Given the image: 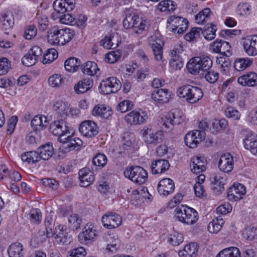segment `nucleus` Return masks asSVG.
Returning a JSON list of instances; mask_svg holds the SVG:
<instances>
[{"label": "nucleus", "instance_id": "5701e85b", "mask_svg": "<svg viewBox=\"0 0 257 257\" xmlns=\"http://www.w3.org/2000/svg\"><path fill=\"white\" fill-rule=\"evenodd\" d=\"M246 193L245 187L241 184H234L228 189L227 197L230 201H236L242 198Z\"/></svg>", "mask_w": 257, "mask_h": 257}, {"label": "nucleus", "instance_id": "39448f33", "mask_svg": "<svg viewBox=\"0 0 257 257\" xmlns=\"http://www.w3.org/2000/svg\"><path fill=\"white\" fill-rule=\"evenodd\" d=\"M123 174L126 178L140 185L145 183L148 177L147 172L143 168L138 166L127 167L124 170Z\"/></svg>", "mask_w": 257, "mask_h": 257}, {"label": "nucleus", "instance_id": "052dcab7", "mask_svg": "<svg viewBox=\"0 0 257 257\" xmlns=\"http://www.w3.org/2000/svg\"><path fill=\"white\" fill-rule=\"evenodd\" d=\"M30 220L34 224H39L42 220V213L39 209H33L30 212Z\"/></svg>", "mask_w": 257, "mask_h": 257}, {"label": "nucleus", "instance_id": "1a4fd4ad", "mask_svg": "<svg viewBox=\"0 0 257 257\" xmlns=\"http://www.w3.org/2000/svg\"><path fill=\"white\" fill-rule=\"evenodd\" d=\"M184 120L182 116H178L175 112H169L163 116L159 120V125L163 130H172L174 125L180 124Z\"/></svg>", "mask_w": 257, "mask_h": 257}, {"label": "nucleus", "instance_id": "ea45409f", "mask_svg": "<svg viewBox=\"0 0 257 257\" xmlns=\"http://www.w3.org/2000/svg\"><path fill=\"white\" fill-rule=\"evenodd\" d=\"M31 124L36 131L42 130L47 125V118L43 115H36L32 120Z\"/></svg>", "mask_w": 257, "mask_h": 257}, {"label": "nucleus", "instance_id": "09e8293b", "mask_svg": "<svg viewBox=\"0 0 257 257\" xmlns=\"http://www.w3.org/2000/svg\"><path fill=\"white\" fill-rule=\"evenodd\" d=\"M81 223L82 219L77 214H72L68 217V226L72 230L79 228Z\"/></svg>", "mask_w": 257, "mask_h": 257}, {"label": "nucleus", "instance_id": "2f4dec72", "mask_svg": "<svg viewBox=\"0 0 257 257\" xmlns=\"http://www.w3.org/2000/svg\"><path fill=\"white\" fill-rule=\"evenodd\" d=\"M93 86L91 78H85L74 85V89L77 94L83 93L90 90Z\"/></svg>", "mask_w": 257, "mask_h": 257}, {"label": "nucleus", "instance_id": "13d9d810", "mask_svg": "<svg viewBox=\"0 0 257 257\" xmlns=\"http://www.w3.org/2000/svg\"><path fill=\"white\" fill-rule=\"evenodd\" d=\"M37 34V29L33 25L26 26L24 28V37L27 40H32Z\"/></svg>", "mask_w": 257, "mask_h": 257}, {"label": "nucleus", "instance_id": "69168bd1", "mask_svg": "<svg viewBox=\"0 0 257 257\" xmlns=\"http://www.w3.org/2000/svg\"><path fill=\"white\" fill-rule=\"evenodd\" d=\"M202 74L204 76L206 80L210 83H215L218 79V73L214 70L209 69L204 72Z\"/></svg>", "mask_w": 257, "mask_h": 257}, {"label": "nucleus", "instance_id": "0eeeda50", "mask_svg": "<svg viewBox=\"0 0 257 257\" xmlns=\"http://www.w3.org/2000/svg\"><path fill=\"white\" fill-rule=\"evenodd\" d=\"M121 87V83L117 78L109 77L101 81L99 89L101 94H109L117 92Z\"/></svg>", "mask_w": 257, "mask_h": 257}, {"label": "nucleus", "instance_id": "9b49d317", "mask_svg": "<svg viewBox=\"0 0 257 257\" xmlns=\"http://www.w3.org/2000/svg\"><path fill=\"white\" fill-rule=\"evenodd\" d=\"M101 221L105 227L114 228L121 224L122 217L116 212H107L102 217Z\"/></svg>", "mask_w": 257, "mask_h": 257}, {"label": "nucleus", "instance_id": "c756f323", "mask_svg": "<svg viewBox=\"0 0 257 257\" xmlns=\"http://www.w3.org/2000/svg\"><path fill=\"white\" fill-rule=\"evenodd\" d=\"M79 177L80 185L83 187L89 186L94 180L93 173L85 168H83L79 171Z\"/></svg>", "mask_w": 257, "mask_h": 257}, {"label": "nucleus", "instance_id": "393cba45", "mask_svg": "<svg viewBox=\"0 0 257 257\" xmlns=\"http://www.w3.org/2000/svg\"><path fill=\"white\" fill-rule=\"evenodd\" d=\"M234 166L233 157L230 154L222 155L219 159L218 167L224 173H229L232 171Z\"/></svg>", "mask_w": 257, "mask_h": 257}, {"label": "nucleus", "instance_id": "37998d69", "mask_svg": "<svg viewBox=\"0 0 257 257\" xmlns=\"http://www.w3.org/2000/svg\"><path fill=\"white\" fill-rule=\"evenodd\" d=\"M216 30V26L210 24L205 26L204 30L201 32L206 40L211 41L215 38Z\"/></svg>", "mask_w": 257, "mask_h": 257}, {"label": "nucleus", "instance_id": "e433bc0d", "mask_svg": "<svg viewBox=\"0 0 257 257\" xmlns=\"http://www.w3.org/2000/svg\"><path fill=\"white\" fill-rule=\"evenodd\" d=\"M153 42L152 44V48L153 49V53L155 58L157 61L162 60L163 57V46L164 45L163 42L156 37H152Z\"/></svg>", "mask_w": 257, "mask_h": 257}, {"label": "nucleus", "instance_id": "a19ab883", "mask_svg": "<svg viewBox=\"0 0 257 257\" xmlns=\"http://www.w3.org/2000/svg\"><path fill=\"white\" fill-rule=\"evenodd\" d=\"M81 69L84 74L90 76L96 75L99 70L96 63L93 61H87L82 66Z\"/></svg>", "mask_w": 257, "mask_h": 257}, {"label": "nucleus", "instance_id": "f3484780", "mask_svg": "<svg viewBox=\"0 0 257 257\" xmlns=\"http://www.w3.org/2000/svg\"><path fill=\"white\" fill-rule=\"evenodd\" d=\"M97 236L96 230L94 225L91 223L85 225L82 232L78 235L79 241L83 244H87L93 240Z\"/></svg>", "mask_w": 257, "mask_h": 257}, {"label": "nucleus", "instance_id": "7c9ffc66", "mask_svg": "<svg viewBox=\"0 0 257 257\" xmlns=\"http://www.w3.org/2000/svg\"><path fill=\"white\" fill-rule=\"evenodd\" d=\"M151 25L149 19L139 16L138 20L133 29V32L137 34H142L144 32H147Z\"/></svg>", "mask_w": 257, "mask_h": 257}, {"label": "nucleus", "instance_id": "cd10ccee", "mask_svg": "<svg viewBox=\"0 0 257 257\" xmlns=\"http://www.w3.org/2000/svg\"><path fill=\"white\" fill-rule=\"evenodd\" d=\"M55 238L56 241L62 244H68L71 241V238L68 234L66 228L64 226L58 225L55 228Z\"/></svg>", "mask_w": 257, "mask_h": 257}, {"label": "nucleus", "instance_id": "f257e3e1", "mask_svg": "<svg viewBox=\"0 0 257 257\" xmlns=\"http://www.w3.org/2000/svg\"><path fill=\"white\" fill-rule=\"evenodd\" d=\"M74 35V31L71 29H59L54 27L48 31L47 39L51 45L63 46L71 41Z\"/></svg>", "mask_w": 257, "mask_h": 257}, {"label": "nucleus", "instance_id": "a18cd8bd", "mask_svg": "<svg viewBox=\"0 0 257 257\" xmlns=\"http://www.w3.org/2000/svg\"><path fill=\"white\" fill-rule=\"evenodd\" d=\"M139 16L134 13L127 14L123 21V26L125 29H133Z\"/></svg>", "mask_w": 257, "mask_h": 257}, {"label": "nucleus", "instance_id": "2eb2a0df", "mask_svg": "<svg viewBox=\"0 0 257 257\" xmlns=\"http://www.w3.org/2000/svg\"><path fill=\"white\" fill-rule=\"evenodd\" d=\"M206 134L203 131L194 130L187 134L184 141L186 145L191 148H195L205 138Z\"/></svg>", "mask_w": 257, "mask_h": 257}, {"label": "nucleus", "instance_id": "49530a36", "mask_svg": "<svg viewBox=\"0 0 257 257\" xmlns=\"http://www.w3.org/2000/svg\"><path fill=\"white\" fill-rule=\"evenodd\" d=\"M39 157L37 152L30 151L22 154L21 159L23 161L29 164H35L40 161Z\"/></svg>", "mask_w": 257, "mask_h": 257}, {"label": "nucleus", "instance_id": "4c0bfd02", "mask_svg": "<svg viewBox=\"0 0 257 257\" xmlns=\"http://www.w3.org/2000/svg\"><path fill=\"white\" fill-rule=\"evenodd\" d=\"M198 245L196 243L191 242L186 244L183 250L179 251V256H184V257H192L196 255L198 251Z\"/></svg>", "mask_w": 257, "mask_h": 257}, {"label": "nucleus", "instance_id": "412c9836", "mask_svg": "<svg viewBox=\"0 0 257 257\" xmlns=\"http://www.w3.org/2000/svg\"><path fill=\"white\" fill-rule=\"evenodd\" d=\"M207 160L203 157L194 156L190 162L191 171L194 174H200L206 169Z\"/></svg>", "mask_w": 257, "mask_h": 257}, {"label": "nucleus", "instance_id": "f704fd0d", "mask_svg": "<svg viewBox=\"0 0 257 257\" xmlns=\"http://www.w3.org/2000/svg\"><path fill=\"white\" fill-rule=\"evenodd\" d=\"M0 22L3 30L6 31L11 30L15 24L13 15L9 12L2 14L0 17Z\"/></svg>", "mask_w": 257, "mask_h": 257}, {"label": "nucleus", "instance_id": "473e14b6", "mask_svg": "<svg viewBox=\"0 0 257 257\" xmlns=\"http://www.w3.org/2000/svg\"><path fill=\"white\" fill-rule=\"evenodd\" d=\"M170 165L168 161L164 159L156 160L152 163L151 171L153 174L162 173L169 169Z\"/></svg>", "mask_w": 257, "mask_h": 257}, {"label": "nucleus", "instance_id": "c03bdc74", "mask_svg": "<svg viewBox=\"0 0 257 257\" xmlns=\"http://www.w3.org/2000/svg\"><path fill=\"white\" fill-rule=\"evenodd\" d=\"M216 257H241V255L238 248L230 247L220 251Z\"/></svg>", "mask_w": 257, "mask_h": 257}, {"label": "nucleus", "instance_id": "0e129e2a", "mask_svg": "<svg viewBox=\"0 0 257 257\" xmlns=\"http://www.w3.org/2000/svg\"><path fill=\"white\" fill-rule=\"evenodd\" d=\"M202 29L200 28H193L189 32L184 36L185 40L191 42L199 37Z\"/></svg>", "mask_w": 257, "mask_h": 257}, {"label": "nucleus", "instance_id": "5fc2aeb1", "mask_svg": "<svg viewBox=\"0 0 257 257\" xmlns=\"http://www.w3.org/2000/svg\"><path fill=\"white\" fill-rule=\"evenodd\" d=\"M242 236L247 240H252L257 238V229L253 226H248L245 228Z\"/></svg>", "mask_w": 257, "mask_h": 257}, {"label": "nucleus", "instance_id": "6e6552de", "mask_svg": "<svg viewBox=\"0 0 257 257\" xmlns=\"http://www.w3.org/2000/svg\"><path fill=\"white\" fill-rule=\"evenodd\" d=\"M68 135L64 138L61 137L58 139V141L62 143V146L60 148V151L64 154L68 153L82 145V141L81 139L70 134Z\"/></svg>", "mask_w": 257, "mask_h": 257}, {"label": "nucleus", "instance_id": "4be33fe9", "mask_svg": "<svg viewBox=\"0 0 257 257\" xmlns=\"http://www.w3.org/2000/svg\"><path fill=\"white\" fill-rule=\"evenodd\" d=\"M74 0H55L53 3V7L57 13L63 14L74 9Z\"/></svg>", "mask_w": 257, "mask_h": 257}, {"label": "nucleus", "instance_id": "9d476101", "mask_svg": "<svg viewBox=\"0 0 257 257\" xmlns=\"http://www.w3.org/2000/svg\"><path fill=\"white\" fill-rule=\"evenodd\" d=\"M140 133L144 141L148 144H157L163 137V133L162 131H154L148 127H144Z\"/></svg>", "mask_w": 257, "mask_h": 257}, {"label": "nucleus", "instance_id": "ddd939ff", "mask_svg": "<svg viewBox=\"0 0 257 257\" xmlns=\"http://www.w3.org/2000/svg\"><path fill=\"white\" fill-rule=\"evenodd\" d=\"M50 131L54 135L60 138H64L70 134L67 123L64 120H57L53 122L50 126Z\"/></svg>", "mask_w": 257, "mask_h": 257}, {"label": "nucleus", "instance_id": "6e6d98bb", "mask_svg": "<svg viewBox=\"0 0 257 257\" xmlns=\"http://www.w3.org/2000/svg\"><path fill=\"white\" fill-rule=\"evenodd\" d=\"M107 162V158L103 153H97L92 159L93 164L98 167H104Z\"/></svg>", "mask_w": 257, "mask_h": 257}, {"label": "nucleus", "instance_id": "864d4df0", "mask_svg": "<svg viewBox=\"0 0 257 257\" xmlns=\"http://www.w3.org/2000/svg\"><path fill=\"white\" fill-rule=\"evenodd\" d=\"M223 224L224 221L222 218L213 219L209 223L208 230L211 233H217L222 228Z\"/></svg>", "mask_w": 257, "mask_h": 257}, {"label": "nucleus", "instance_id": "603ef678", "mask_svg": "<svg viewBox=\"0 0 257 257\" xmlns=\"http://www.w3.org/2000/svg\"><path fill=\"white\" fill-rule=\"evenodd\" d=\"M211 11L210 9L206 8L200 11L195 16V21L198 24H202L208 20L210 16Z\"/></svg>", "mask_w": 257, "mask_h": 257}, {"label": "nucleus", "instance_id": "bf43d9fd", "mask_svg": "<svg viewBox=\"0 0 257 257\" xmlns=\"http://www.w3.org/2000/svg\"><path fill=\"white\" fill-rule=\"evenodd\" d=\"M183 236L182 234L175 232L168 237V242L172 245L177 246L182 243Z\"/></svg>", "mask_w": 257, "mask_h": 257}, {"label": "nucleus", "instance_id": "b1692460", "mask_svg": "<svg viewBox=\"0 0 257 257\" xmlns=\"http://www.w3.org/2000/svg\"><path fill=\"white\" fill-rule=\"evenodd\" d=\"M175 189V184L172 180L165 178L161 180L157 187V190L160 195L167 196L172 193Z\"/></svg>", "mask_w": 257, "mask_h": 257}, {"label": "nucleus", "instance_id": "dca6fc26", "mask_svg": "<svg viewBox=\"0 0 257 257\" xmlns=\"http://www.w3.org/2000/svg\"><path fill=\"white\" fill-rule=\"evenodd\" d=\"M209 49L212 52L220 53L226 57H229L232 55L229 43L221 40L217 39L210 45Z\"/></svg>", "mask_w": 257, "mask_h": 257}, {"label": "nucleus", "instance_id": "423d86ee", "mask_svg": "<svg viewBox=\"0 0 257 257\" xmlns=\"http://www.w3.org/2000/svg\"><path fill=\"white\" fill-rule=\"evenodd\" d=\"M188 21L182 17L172 16L167 20V28L174 34H182L188 27Z\"/></svg>", "mask_w": 257, "mask_h": 257}, {"label": "nucleus", "instance_id": "a211bd4d", "mask_svg": "<svg viewBox=\"0 0 257 257\" xmlns=\"http://www.w3.org/2000/svg\"><path fill=\"white\" fill-rule=\"evenodd\" d=\"M183 46L181 44L177 45L172 50L171 59L170 60V66L174 70L180 69L183 66V61L180 54L183 51Z\"/></svg>", "mask_w": 257, "mask_h": 257}, {"label": "nucleus", "instance_id": "4d7b16f0", "mask_svg": "<svg viewBox=\"0 0 257 257\" xmlns=\"http://www.w3.org/2000/svg\"><path fill=\"white\" fill-rule=\"evenodd\" d=\"M236 13L241 16H246L251 13V6L247 3H240L236 8Z\"/></svg>", "mask_w": 257, "mask_h": 257}, {"label": "nucleus", "instance_id": "a878e982", "mask_svg": "<svg viewBox=\"0 0 257 257\" xmlns=\"http://www.w3.org/2000/svg\"><path fill=\"white\" fill-rule=\"evenodd\" d=\"M243 144L245 149L257 156V135L255 134L248 132L243 140Z\"/></svg>", "mask_w": 257, "mask_h": 257}, {"label": "nucleus", "instance_id": "72a5a7b5", "mask_svg": "<svg viewBox=\"0 0 257 257\" xmlns=\"http://www.w3.org/2000/svg\"><path fill=\"white\" fill-rule=\"evenodd\" d=\"M8 253L9 257H24V246L20 242L13 243L8 247Z\"/></svg>", "mask_w": 257, "mask_h": 257}, {"label": "nucleus", "instance_id": "c85d7f7f", "mask_svg": "<svg viewBox=\"0 0 257 257\" xmlns=\"http://www.w3.org/2000/svg\"><path fill=\"white\" fill-rule=\"evenodd\" d=\"M238 83L243 86L253 87L257 85V74L249 72L239 77Z\"/></svg>", "mask_w": 257, "mask_h": 257}, {"label": "nucleus", "instance_id": "de8ad7c7", "mask_svg": "<svg viewBox=\"0 0 257 257\" xmlns=\"http://www.w3.org/2000/svg\"><path fill=\"white\" fill-rule=\"evenodd\" d=\"M252 63V59L249 58H239L235 61L234 67L237 71H242L249 67Z\"/></svg>", "mask_w": 257, "mask_h": 257}, {"label": "nucleus", "instance_id": "3c124183", "mask_svg": "<svg viewBox=\"0 0 257 257\" xmlns=\"http://www.w3.org/2000/svg\"><path fill=\"white\" fill-rule=\"evenodd\" d=\"M53 108L61 116H64L67 115L69 111V106L62 101H58L54 104Z\"/></svg>", "mask_w": 257, "mask_h": 257}, {"label": "nucleus", "instance_id": "680f3d73", "mask_svg": "<svg viewBox=\"0 0 257 257\" xmlns=\"http://www.w3.org/2000/svg\"><path fill=\"white\" fill-rule=\"evenodd\" d=\"M58 57V52L55 49L48 50L44 55L42 62L43 64H49L53 61Z\"/></svg>", "mask_w": 257, "mask_h": 257}, {"label": "nucleus", "instance_id": "79ce46f5", "mask_svg": "<svg viewBox=\"0 0 257 257\" xmlns=\"http://www.w3.org/2000/svg\"><path fill=\"white\" fill-rule=\"evenodd\" d=\"M176 4L171 0H163L158 5V9L161 12H171L176 9Z\"/></svg>", "mask_w": 257, "mask_h": 257}, {"label": "nucleus", "instance_id": "58836bf2", "mask_svg": "<svg viewBox=\"0 0 257 257\" xmlns=\"http://www.w3.org/2000/svg\"><path fill=\"white\" fill-rule=\"evenodd\" d=\"M205 176L204 174H201L196 178V183L194 186V190L195 195L199 197H202L205 193V190L202 183L204 182Z\"/></svg>", "mask_w": 257, "mask_h": 257}, {"label": "nucleus", "instance_id": "f8f14e48", "mask_svg": "<svg viewBox=\"0 0 257 257\" xmlns=\"http://www.w3.org/2000/svg\"><path fill=\"white\" fill-rule=\"evenodd\" d=\"M148 119V115L146 111L141 112L133 110L125 115V121L130 125H139L145 123Z\"/></svg>", "mask_w": 257, "mask_h": 257}, {"label": "nucleus", "instance_id": "774afa93", "mask_svg": "<svg viewBox=\"0 0 257 257\" xmlns=\"http://www.w3.org/2000/svg\"><path fill=\"white\" fill-rule=\"evenodd\" d=\"M10 68V61L7 58H0V75L7 74Z\"/></svg>", "mask_w": 257, "mask_h": 257}, {"label": "nucleus", "instance_id": "7ed1b4c3", "mask_svg": "<svg viewBox=\"0 0 257 257\" xmlns=\"http://www.w3.org/2000/svg\"><path fill=\"white\" fill-rule=\"evenodd\" d=\"M212 65V61L209 57H195L189 61L187 68L190 73L196 75L200 71L204 73L209 70Z\"/></svg>", "mask_w": 257, "mask_h": 257}, {"label": "nucleus", "instance_id": "4468645a", "mask_svg": "<svg viewBox=\"0 0 257 257\" xmlns=\"http://www.w3.org/2000/svg\"><path fill=\"white\" fill-rule=\"evenodd\" d=\"M79 131L83 136L91 138L98 134V127L96 123L93 121L85 120L80 124Z\"/></svg>", "mask_w": 257, "mask_h": 257}, {"label": "nucleus", "instance_id": "20e7f679", "mask_svg": "<svg viewBox=\"0 0 257 257\" xmlns=\"http://www.w3.org/2000/svg\"><path fill=\"white\" fill-rule=\"evenodd\" d=\"M175 216L179 221L187 225L195 223L198 219L197 212L191 207L182 205L176 208Z\"/></svg>", "mask_w": 257, "mask_h": 257}, {"label": "nucleus", "instance_id": "e2e57ef3", "mask_svg": "<svg viewBox=\"0 0 257 257\" xmlns=\"http://www.w3.org/2000/svg\"><path fill=\"white\" fill-rule=\"evenodd\" d=\"M121 56V53L119 51H112L108 53L105 57L106 62L112 64L117 61Z\"/></svg>", "mask_w": 257, "mask_h": 257}, {"label": "nucleus", "instance_id": "aec40b11", "mask_svg": "<svg viewBox=\"0 0 257 257\" xmlns=\"http://www.w3.org/2000/svg\"><path fill=\"white\" fill-rule=\"evenodd\" d=\"M242 45L244 51L248 56L257 55V35L249 36L244 38Z\"/></svg>", "mask_w": 257, "mask_h": 257}, {"label": "nucleus", "instance_id": "f03ea898", "mask_svg": "<svg viewBox=\"0 0 257 257\" xmlns=\"http://www.w3.org/2000/svg\"><path fill=\"white\" fill-rule=\"evenodd\" d=\"M177 94L190 103L197 102L203 95L201 88L190 85H185L178 88Z\"/></svg>", "mask_w": 257, "mask_h": 257}, {"label": "nucleus", "instance_id": "338daca9", "mask_svg": "<svg viewBox=\"0 0 257 257\" xmlns=\"http://www.w3.org/2000/svg\"><path fill=\"white\" fill-rule=\"evenodd\" d=\"M63 78L61 75L55 74L48 79L49 84L53 87H59L63 82Z\"/></svg>", "mask_w": 257, "mask_h": 257}, {"label": "nucleus", "instance_id": "bb28decb", "mask_svg": "<svg viewBox=\"0 0 257 257\" xmlns=\"http://www.w3.org/2000/svg\"><path fill=\"white\" fill-rule=\"evenodd\" d=\"M171 93L168 89L154 90L151 94L152 98L156 102L163 104L167 103L171 98Z\"/></svg>", "mask_w": 257, "mask_h": 257}, {"label": "nucleus", "instance_id": "6ab92c4d", "mask_svg": "<svg viewBox=\"0 0 257 257\" xmlns=\"http://www.w3.org/2000/svg\"><path fill=\"white\" fill-rule=\"evenodd\" d=\"M227 180L226 175L223 173L213 174L210 178L211 187L214 192H221Z\"/></svg>", "mask_w": 257, "mask_h": 257}, {"label": "nucleus", "instance_id": "c9c22d12", "mask_svg": "<svg viewBox=\"0 0 257 257\" xmlns=\"http://www.w3.org/2000/svg\"><path fill=\"white\" fill-rule=\"evenodd\" d=\"M39 158L44 160H49L54 154V149L51 143H48L40 147L38 149Z\"/></svg>", "mask_w": 257, "mask_h": 257}, {"label": "nucleus", "instance_id": "8fccbe9b", "mask_svg": "<svg viewBox=\"0 0 257 257\" xmlns=\"http://www.w3.org/2000/svg\"><path fill=\"white\" fill-rule=\"evenodd\" d=\"M80 64V61L78 59L73 57L66 60L64 66L67 71L75 72L78 70Z\"/></svg>", "mask_w": 257, "mask_h": 257}]
</instances>
